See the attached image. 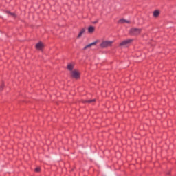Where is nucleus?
I'll return each instance as SVG.
<instances>
[{"label":"nucleus","mask_w":176,"mask_h":176,"mask_svg":"<svg viewBox=\"0 0 176 176\" xmlns=\"http://www.w3.org/2000/svg\"><path fill=\"white\" fill-rule=\"evenodd\" d=\"M3 85H2L1 87H0V91H2V90H3Z\"/></svg>","instance_id":"15"},{"label":"nucleus","mask_w":176,"mask_h":176,"mask_svg":"<svg viewBox=\"0 0 176 176\" xmlns=\"http://www.w3.org/2000/svg\"><path fill=\"white\" fill-rule=\"evenodd\" d=\"M95 28L93 26H90L88 28V32H89V34H93V32H94Z\"/></svg>","instance_id":"8"},{"label":"nucleus","mask_w":176,"mask_h":176,"mask_svg":"<svg viewBox=\"0 0 176 176\" xmlns=\"http://www.w3.org/2000/svg\"><path fill=\"white\" fill-rule=\"evenodd\" d=\"M71 76L74 78L75 79H79V76H80V73L78 70H73L71 72Z\"/></svg>","instance_id":"3"},{"label":"nucleus","mask_w":176,"mask_h":176,"mask_svg":"<svg viewBox=\"0 0 176 176\" xmlns=\"http://www.w3.org/2000/svg\"><path fill=\"white\" fill-rule=\"evenodd\" d=\"M142 30L140 28H133L130 30L129 34L130 35H133V36H135L137 35H140L141 34Z\"/></svg>","instance_id":"2"},{"label":"nucleus","mask_w":176,"mask_h":176,"mask_svg":"<svg viewBox=\"0 0 176 176\" xmlns=\"http://www.w3.org/2000/svg\"><path fill=\"white\" fill-rule=\"evenodd\" d=\"M98 43V41H96L95 42H93L90 44H88L87 45H86L84 48L83 50H87V49H90V47H91V46H96L97 45V43Z\"/></svg>","instance_id":"5"},{"label":"nucleus","mask_w":176,"mask_h":176,"mask_svg":"<svg viewBox=\"0 0 176 176\" xmlns=\"http://www.w3.org/2000/svg\"><path fill=\"white\" fill-rule=\"evenodd\" d=\"M85 31L86 30L85 29H82L78 35V38H81L83 34H85Z\"/></svg>","instance_id":"9"},{"label":"nucleus","mask_w":176,"mask_h":176,"mask_svg":"<svg viewBox=\"0 0 176 176\" xmlns=\"http://www.w3.org/2000/svg\"><path fill=\"white\" fill-rule=\"evenodd\" d=\"M118 23L120 24H130V21L124 19H121L119 20Z\"/></svg>","instance_id":"6"},{"label":"nucleus","mask_w":176,"mask_h":176,"mask_svg":"<svg viewBox=\"0 0 176 176\" xmlns=\"http://www.w3.org/2000/svg\"><path fill=\"white\" fill-rule=\"evenodd\" d=\"M96 102V99L94 100H89L87 101V102H89V104H91L92 102Z\"/></svg>","instance_id":"13"},{"label":"nucleus","mask_w":176,"mask_h":176,"mask_svg":"<svg viewBox=\"0 0 176 176\" xmlns=\"http://www.w3.org/2000/svg\"><path fill=\"white\" fill-rule=\"evenodd\" d=\"M160 14V11H159V10H155L153 12L154 17H159Z\"/></svg>","instance_id":"10"},{"label":"nucleus","mask_w":176,"mask_h":176,"mask_svg":"<svg viewBox=\"0 0 176 176\" xmlns=\"http://www.w3.org/2000/svg\"><path fill=\"white\" fill-rule=\"evenodd\" d=\"M67 69H69V71H72V69H74V65L73 64H69L67 65Z\"/></svg>","instance_id":"11"},{"label":"nucleus","mask_w":176,"mask_h":176,"mask_svg":"<svg viewBox=\"0 0 176 176\" xmlns=\"http://www.w3.org/2000/svg\"><path fill=\"white\" fill-rule=\"evenodd\" d=\"M43 43L42 42H39L36 45V49H37V50H42V49H43Z\"/></svg>","instance_id":"7"},{"label":"nucleus","mask_w":176,"mask_h":176,"mask_svg":"<svg viewBox=\"0 0 176 176\" xmlns=\"http://www.w3.org/2000/svg\"><path fill=\"white\" fill-rule=\"evenodd\" d=\"M7 13H8L9 14H10L11 16H12L13 17H16V14L14 13H12L9 11L7 12Z\"/></svg>","instance_id":"12"},{"label":"nucleus","mask_w":176,"mask_h":176,"mask_svg":"<svg viewBox=\"0 0 176 176\" xmlns=\"http://www.w3.org/2000/svg\"><path fill=\"white\" fill-rule=\"evenodd\" d=\"M131 42H133V39L124 40V41L120 43V46H124V47L129 46L130 43H131Z\"/></svg>","instance_id":"4"},{"label":"nucleus","mask_w":176,"mask_h":176,"mask_svg":"<svg viewBox=\"0 0 176 176\" xmlns=\"http://www.w3.org/2000/svg\"><path fill=\"white\" fill-rule=\"evenodd\" d=\"M35 171H36V173H39V171H41V168H39V167L36 168Z\"/></svg>","instance_id":"14"},{"label":"nucleus","mask_w":176,"mask_h":176,"mask_svg":"<svg viewBox=\"0 0 176 176\" xmlns=\"http://www.w3.org/2000/svg\"><path fill=\"white\" fill-rule=\"evenodd\" d=\"M113 44V41L105 40L102 41V43H100V47H102V49H107V47H111Z\"/></svg>","instance_id":"1"}]
</instances>
